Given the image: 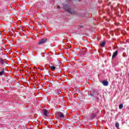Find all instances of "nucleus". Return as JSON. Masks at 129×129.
I'll use <instances>...</instances> for the list:
<instances>
[{
  "label": "nucleus",
  "instance_id": "nucleus-2",
  "mask_svg": "<svg viewBox=\"0 0 129 129\" xmlns=\"http://www.w3.org/2000/svg\"><path fill=\"white\" fill-rule=\"evenodd\" d=\"M56 116L59 117L60 118H64V114L62 112H57L55 114Z\"/></svg>",
  "mask_w": 129,
  "mask_h": 129
},
{
  "label": "nucleus",
  "instance_id": "nucleus-9",
  "mask_svg": "<svg viewBox=\"0 0 129 129\" xmlns=\"http://www.w3.org/2000/svg\"><path fill=\"white\" fill-rule=\"evenodd\" d=\"M105 45V41H104L102 43H101V46H102V47H104Z\"/></svg>",
  "mask_w": 129,
  "mask_h": 129
},
{
  "label": "nucleus",
  "instance_id": "nucleus-12",
  "mask_svg": "<svg viewBox=\"0 0 129 129\" xmlns=\"http://www.w3.org/2000/svg\"><path fill=\"white\" fill-rule=\"evenodd\" d=\"M4 73H5L4 71L0 72V76H2V75H4Z\"/></svg>",
  "mask_w": 129,
  "mask_h": 129
},
{
  "label": "nucleus",
  "instance_id": "nucleus-5",
  "mask_svg": "<svg viewBox=\"0 0 129 129\" xmlns=\"http://www.w3.org/2000/svg\"><path fill=\"white\" fill-rule=\"evenodd\" d=\"M117 53H118V51L116 50L114 52H113L112 58L113 59V58H115V57L117 55Z\"/></svg>",
  "mask_w": 129,
  "mask_h": 129
},
{
  "label": "nucleus",
  "instance_id": "nucleus-14",
  "mask_svg": "<svg viewBox=\"0 0 129 129\" xmlns=\"http://www.w3.org/2000/svg\"><path fill=\"white\" fill-rule=\"evenodd\" d=\"M92 117H94V116H93Z\"/></svg>",
  "mask_w": 129,
  "mask_h": 129
},
{
  "label": "nucleus",
  "instance_id": "nucleus-6",
  "mask_svg": "<svg viewBox=\"0 0 129 129\" xmlns=\"http://www.w3.org/2000/svg\"><path fill=\"white\" fill-rule=\"evenodd\" d=\"M102 83L104 86H107L108 85V82L107 81H104L102 82Z\"/></svg>",
  "mask_w": 129,
  "mask_h": 129
},
{
  "label": "nucleus",
  "instance_id": "nucleus-1",
  "mask_svg": "<svg viewBox=\"0 0 129 129\" xmlns=\"http://www.w3.org/2000/svg\"><path fill=\"white\" fill-rule=\"evenodd\" d=\"M63 9L64 10H65V11H66L67 12H68V13H69L70 14H76L75 11H74V10L72 9H71L70 7L68 5H64L63 6Z\"/></svg>",
  "mask_w": 129,
  "mask_h": 129
},
{
  "label": "nucleus",
  "instance_id": "nucleus-8",
  "mask_svg": "<svg viewBox=\"0 0 129 129\" xmlns=\"http://www.w3.org/2000/svg\"><path fill=\"white\" fill-rule=\"evenodd\" d=\"M50 69H51V70H52V71H54V70H55V69H56V68L54 66H51Z\"/></svg>",
  "mask_w": 129,
  "mask_h": 129
},
{
  "label": "nucleus",
  "instance_id": "nucleus-11",
  "mask_svg": "<svg viewBox=\"0 0 129 129\" xmlns=\"http://www.w3.org/2000/svg\"><path fill=\"white\" fill-rule=\"evenodd\" d=\"M115 127H116L117 128H118V127H119V124H118V123H116V124H115Z\"/></svg>",
  "mask_w": 129,
  "mask_h": 129
},
{
  "label": "nucleus",
  "instance_id": "nucleus-4",
  "mask_svg": "<svg viewBox=\"0 0 129 129\" xmlns=\"http://www.w3.org/2000/svg\"><path fill=\"white\" fill-rule=\"evenodd\" d=\"M0 64L1 65H4L5 64H7V62H6V61H5V60L2 58H0Z\"/></svg>",
  "mask_w": 129,
  "mask_h": 129
},
{
  "label": "nucleus",
  "instance_id": "nucleus-7",
  "mask_svg": "<svg viewBox=\"0 0 129 129\" xmlns=\"http://www.w3.org/2000/svg\"><path fill=\"white\" fill-rule=\"evenodd\" d=\"M48 111L46 110H44L43 111V115L45 116H47V115H48Z\"/></svg>",
  "mask_w": 129,
  "mask_h": 129
},
{
  "label": "nucleus",
  "instance_id": "nucleus-10",
  "mask_svg": "<svg viewBox=\"0 0 129 129\" xmlns=\"http://www.w3.org/2000/svg\"><path fill=\"white\" fill-rule=\"evenodd\" d=\"M123 107V105L122 104H120L119 106V108L120 109H121V108H122Z\"/></svg>",
  "mask_w": 129,
  "mask_h": 129
},
{
  "label": "nucleus",
  "instance_id": "nucleus-13",
  "mask_svg": "<svg viewBox=\"0 0 129 129\" xmlns=\"http://www.w3.org/2000/svg\"><path fill=\"white\" fill-rule=\"evenodd\" d=\"M58 9H60V6H58Z\"/></svg>",
  "mask_w": 129,
  "mask_h": 129
},
{
  "label": "nucleus",
  "instance_id": "nucleus-3",
  "mask_svg": "<svg viewBox=\"0 0 129 129\" xmlns=\"http://www.w3.org/2000/svg\"><path fill=\"white\" fill-rule=\"evenodd\" d=\"M47 41V39L46 38H43L41 39L38 43L39 45H41L42 44H44L46 41Z\"/></svg>",
  "mask_w": 129,
  "mask_h": 129
}]
</instances>
